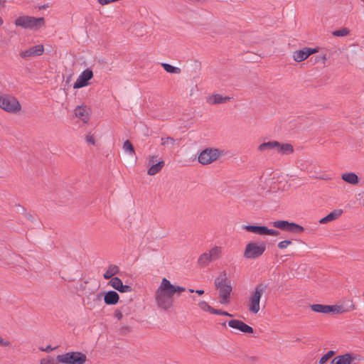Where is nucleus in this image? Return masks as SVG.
<instances>
[{"mask_svg":"<svg viewBox=\"0 0 364 364\" xmlns=\"http://www.w3.org/2000/svg\"><path fill=\"white\" fill-rule=\"evenodd\" d=\"M290 245H291V241L289 240H285L279 242L277 246L279 249L284 250L287 248Z\"/></svg>","mask_w":364,"mask_h":364,"instance_id":"35","label":"nucleus"},{"mask_svg":"<svg viewBox=\"0 0 364 364\" xmlns=\"http://www.w3.org/2000/svg\"><path fill=\"white\" fill-rule=\"evenodd\" d=\"M44 51V46L43 44H37L26 50H21L19 53V56L23 59L36 58L43 55Z\"/></svg>","mask_w":364,"mask_h":364,"instance_id":"15","label":"nucleus"},{"mask_svg":"<svg viewBox=\"0 0 364 364\" xmlns=\"http://www.w3.org/2000/svg\"><path fill=\"white\" fill-rule=\"evenodd\" d=\"M318 48L305 47L300 50H296L292 53V58L295 62L301 63L307 59L311 55L318 52Z\"/></svg>","mask_w":364,"mask_h":364,"instance_id":"14","label":"nucleus"},{"mask_svg":"<svg viewBox=\"0 0 364 364\" xmlns=\"http://www.w3.org/2000/svg\"><path fill=\"white\" fill-rule=\"evenodd\" d=\"M230 100V97L228 96H223L220 94H213L207 97L206 101L209 105H213L227 103Z\"/></svg>","mask_w":364,"mask_h":364,"instance_id":"22","label":"nucleus"},{"mask_svg":"<svg viewBox=\"0 0 364 364\" xmlns=\"http://www.w3.org/2000/svg\"><path fill=\"white\" fill-rule=\"evenodd\" d=\"M11 345V342L6 339H4L0 336V346L8 347Z\"/></svg>","mask_w":364,"mask_h":364,"instance_id":"37","label":"nucleus"},{"mask_svg":"<svg viewBox=\"0 0 364 364\" xmlns=\"http://www.w3.org/2000/svg\"><path fill=\"white\" fill-rule=\"evenodd\" d=\"M165 165V161L158 154H151L146 157L145 166L147 174L154 176L159 173Z\"/></svg>","mask_w":364,"mask_h":364,"instance_id":"8","label":"nucleus"},{"mask_svg":"<svg viewBox=\"0 0 364 364\" xmlns=\"http://www.w3.org/2000/svg\"><path fill=\"white\" fill-rule=\"evenodd\" d=\"M56 360L63 364H85L87 359L84 353L73 351L57 355Z\"/></svg>","mask_w":364,"mask_h":364,"instance_id":"7","label":"nucleus"},{"mask_svg":"<svg viewBox=\"0 0 364 364\" xmlns=\"http://www.w3.org/2000/svg\"><path fill=\"white\" fill-rule=\"evenodd\" d=\"M242 229L247 232H252L258 235L277 236L279 235V232L277 230L269 229L266 226L247 225H244Z\"/></svg>","mask_w":364,"mask_h":364,"instance_id":"11","label":"nucleus"},{"mask_svg":"<svg viewBox=\"0 0 364 364\" xmlns=\"http://www.w3.org/2000/svg\"><path fill=\"white\" fill-rule=\"evenodd\" d=\"M232 286L229 284H222L219 288V302L221 304H228L230 303V294L232 292Z\"/></svg>","mask_w":364,"mask_h":364,"instance_id":"17","label":"nucleus"},{"mask_svg":"<svg viewBox=\"0 0 364 364\" xmlns=\"http://www.w3.org/2000/svg\"><path fill=\"white\" fill-rule=\"evenodd\" d=\"M123 149L126 152H129L132 155L134 154V146L129 140L124 142Z\"/></svg>","mask_w":364,"mask_h":364,"instance_id":"33","label":"nucleus"},{"mask_svg":"<svg viewBox=\"0 0 364 364\" xmlns=\"http://www.w3.org/2000/svg\"><path fill=\"white\" fill-rule=\"evenodd\" d=\"M350 33V31L347 28H343L340 30L335 31L332 33L334 36L341 37L348 36Z\"/></svg>","mask_w":364,"mask_h":364,"instance_id":"32","label":"nucleus"},{"mask_svg":"<svg viewBox=\"0 0 364 364\" xmlns=\"http://www.w3.org/2000/svg\"><path fill=\"white\" fill-rule=\"evenodd\" d=\"M322 59H323V62H324V61L326 60V56H323V57L322 58Z\"/></svg>","mask_w":364,"mask_h":364,"instance_id":"46","label":"nucleus"},{"mask_svg":"<svg viewBox=\"0 0 364 364\" xmlns=\"http://www.w3.org/2000/svg\"><path fill=\"white\" fill-rule=\"evenodd\" d=\"M223 311L222 310H217L213 308V311H211L210 314H218V315H222Z\"/></svg>","mask_w":364,"mask_h":364,"instance_id":"40","label":"nucleus"},{"mask_svg":"<svg viewBox=\"0 0 364 364\" xmlns=\"http://www.w3.org/2000/svg\"><path fill=\"white\" fill-rule=\"evenodd\" d=\"M109 285H110L114 289L122 293L131 292L132 290L130 286L123 284L122 280L119 277H112L110 279L109 282Z\"/></svg>","mask_w":364,"mask_h":364,"instance_id":"19","label":"nucleus"},{"mask_svg":"<svg viewBox=\"0 0 364 364\" xmlns=\"http://www.w3.org/2000/svg\"><path fill=\"white\" fill-rule=\"evenodd\" d=\"M14 24L23 29L38 31L46 26V20L43 17L20 15L16 18Z\"/></svg>","mask_w":364,"mask_h":364,"instance_id":"2","label":"nucleus"},{"mask_svg":"<svg viewBox=\"0 0 364 364\" xmlns=\"http://www.w3.org/2000/svg\"><path fill=\"white\" fill-rule=\"evenodd\" d=\"M115 316L116 318H117L119 320L121 319L122 318V312L120 311H116L115 312Z\"/></svg>","mask_w":364,"mask_h":364,"instance_id":"41","label":"nucleus"},{"mask_svg":"<svg viewBox=\"0 0 364 364\" xmlns=\"http://www.w3.org/2000/svg\"><path fill=\"white\" fill-rule=\"evenodd\" d=\"M119 299V294L114 291H107L104 298L105 303L107 305H114Z\"/></svg>","mask_w":364,"mask_h":364,"instance_id":"25","label":"nucleus"},{"mask_svg":"<svg viewBox=\"0 0 364 364\" xmlns=\"http://www.w3.org/2000/svg\"><path fill=\"white\" fill-rule=\"evenodd\" d=\"M0 109L9 114H18L22 106L19 100L14 95L0 92Z\"/></svg>","mask_w":364,"mask_h":364,"instance_id":"3","label":"nucleus"},{"mask_svg":"<svg viewBox=\"0 0 364 364\" xmlns=\"http://www.w3.org/2000/svg\"><path fill=\"white\" fill-rule=\"evenodd\" d=\"M341 178L345 182L356 186L359 183V178L358 175L353 172H346L341 175Z\"/></svg>","mask_w":364,"mask_h":364,"instance_id":"24","label":"nucleus"},{"mask_svg":"<svg viewBox=\"0 0 364 364\" xmlns=\"http://www.w3.org/2000/svg\"><path fill=\"white\" fill-rule=\"evenodd\" d=\"M175 140L171 137H162L161 139V144L162 146H173L174 145Z\"/></svg>","mask_w":364,"mask_h":364,"instance_id":"34","label":"nucleus"},{"mask_svg":"<svg viewBox=\"0 0 364 364\" xmlns=\"http://www.w3.org/2000/svg\"><path fill=\"white\" fill-rule=\"evenodd\" d=\"M188 291L191 292V293H193V292H196V294H198V295H202L204 294V291L202 290V289H198V290H194L193 289H188Z\"/></svg>","mask_w":364,"mask_h":364,"instance_id":"39","label":"nucleus"},{"mask_svg":"<svg viewBox=\"0 0 364 364\" xmlns=\"http://www.w3.org/2000/svg\"><path fill=\"white\" fill-rule=\"evenodd\" d=\"M357 358L356 354L347 353L334 357L330 364H352Z\"/></svg>","mask_w":364,"mask_h":364,"instance_id":"16","label":"nucleus"},{"mask_svg":"<svg viewBox=\"0 0 364 364\" xmlns=\"http://www.w3.org/2000/svg\"><path fill=\"white\" fill-rule=\"evenodd\" d=\"M39 364H59V363L54 358L47 355L40 360Z\"/></svg>","mask_w":364,"mask_h":364,"instance_id":"31","label":"nucleus"},{"mask_svg":"<svg viewBox=\"0 0 364 364\" xmlns=\"http://www.w3.org/2000/svg\"><path fill=\"white\" fill-rule=\"evenodd\" d=\"M228 326L230 328L237 329L245 333H253V328L243 321L237 319H232L228 321Z\"/></svg>","mask_w":364,"mask_h":364,"instance_id":"18","label":"nucleus"},{"mask_svg":"<svg viewBox=\"0 0 364 364\" xmlns=\"http://www.w3.org/2000/svg\"><path fill=\"white\" fill-rule=\"evenodd\" d=\"M161 66L168 73L179 74L181 72V68L174 67L168 63H162Z\"/></svg>","mask_w":364,"mask_h":364,"instance_id":"29","label":"nucleus"},{"mask_svg":"<svg viewBox=\"0 0 364 364\" xmlns=\"http://www.w3.org/2000/svg\"><path fill=\"white\" fill-rule=\"evenodd\" d=\"M335 351L328 350L326 353L321 357L318 360L319 364H326V362L335 355Z\"/></svg>","mask_w":364,"mask_h":364,"instance_id":"30","label":"nucleus"},{"mask_svg":"<svg viewBox=\"0 0 364 364\" xmlns=\"http://www.w3.org/2000/svg\"><path fill=\"white\" fill-rule=\"evenodd\" d=\"M185 291V287L174 285L168 279L164 277L154 291L156 305L159 309L167 311L173 306L174 296H180Z\"/></svg>","mask_w":364,"mask_h":364,"instance_id":"1","label":"nucleus"},{"mask_svg":"<svg viewBox=\"0 0 364 364\" xmlns=\"http://www.w3.org/2000/svg\"><path fill=\"white\" fill-rule=\"evenodd\" d=\"M94 74L91 69L84 70L77 77L73 84L74 89H80L90 85V80L93 78Z\"/></svg>","mask_w":364,"mask_h":364,"instance_id":"12","label":"nucleus"},{"mask_svg":"<svg viewBox=\"0 0 364 364\" xmlns=\"http://www.w3.org/2000/svg\"><path fill=\"white\" fill-rule=\"evenodd\" d=\"M55 348H53L51 347V346H47L46 348H43V347H40L39 348V350L41 351H43V352H46V353H50L51 351H53V350H55Z\"/></svg>","mask_w":364,"mask_h":364,"instance_id":"38","label":"nucleus"},{"mask_svg":"<svg viewBox=\"0 0 364 364\" xmlns=\"http://www.w3.org/2000/svg\"><path fill=\"white\" fill-rule=\"evenodd\" d=\"M222 316H228V317H232V314H229L227 311H223Z\"/></svg>","mask_w":364,"mask_h":364,"instance_id":"42","label":"nucleus"},{"mask_svg":"<svg viewBox=\"0 0 364 364\" xmlns=\"http://www.w3.org/2000/svg\"><path fill=\"white\" fill-rule=\"evenodd\" d=\"M4 23V19L2 18V17L0 16V26H1Z\"/></svg>","mask_w":364,"mask_h":364,"instance_id":"44","label":"nucleus"},{"mask_svg":"<svg viewBox=\"0 0 364 364\" xmlns=\"http://www.w3.org/2000/svg\"><path fill=\"white\" fill-rule=\"evenodd\" d=\"M311 309L316 313L323 314H341L347 311L342 306L339 305H324L320 304H312L310 306Z\"/></svg>","mask_w":364,"mask_h":364,"instance_id":"10","label":"nucleus"},{"mask_svg":"<svg viewBox=\"0 0 364 364\" xmlns=\"http://www.w3.org/2000/svg\"><path fill=\"white\" fill-rule=\"evenodd\" d=\"M265 290L266 286L259 284H257L250 293L248 299L247 308L251 314H256L260 311V301Z\"/></svg>","mask_w":364,"mask_h":364,"instance_id":"4","label":"nucleus"},{"mask_svg":"<svg viewBox=\"0 0 364 364\" xmlns=\"http://www.w3.org/2000/svg\"><path fill=\"white\" fill-rule=\"evenodd\" d=\"M75 114L82 122H86L89 119L90 109L86 105L77 106L75 109Z\"/></svg>","mask_w":364,"mask_h":364,"instance_id":"21","label":"nucleus"},{"mask_svg":"<svg viewBox=\"0 0 364 364\" xmlns=\"http://www.w3.org/2000/svg\"><path fill=\"white\" fill-rule=\"evenodd\" d=\"M225 155L224 151L216 148H207L203 150L198 156V161L203 165L210 164Z\"/></svg>","mask_w":364,"mask_h":364,"instance_id":"6","label":"nucleus"},{"mask_svg":"<svg viewBox=\"0 0 364 364\" xmlns=\"http://www.w3.org/2000/svg\"><path fill=\"white\" fill-rule=\"evenodd\" d=\"M192 300L194 301H197V306L198 308L205 311L211 313L213 311V307H211L208 302L203 300H198L195 296L191 297Z\"/></svg>","mask_w":364,"mask_h":364,"instance_id":"27","label":"nucleus"},{"mask_svg":"<svg viewBox=\"0 0 364 364\" xmlns=\"http://www.w3.org/2000/svg\"><path fill=\"white\" fill-rule=\"evenodd\" d=\"M277 141H269L264 142L258 146L257 150L260 152H265L269 150L275 149Z\"/></svg>","mask_w":364,"mask_h":364,"instance_id":"28","label":"nucleus"},{"mask_svg":"<svg viewBox=\"0 0 364 364\" xmlns=\"http://www.w3.org/2000/svg\"><path fill=\"white\" fill-rule=\"evenodd\" d=\"M85 141L87 144L91 145L95 144V136L93 134H89L85 136Z\"/></svg>","mask_w":364,"mask_h":364,"instance_id":"36","label":"nucleus"},{"mask_svg":"<svg viewBox=\"0 0 364 364\" xmlns=\"http://www.w3.org/2000/svg\"><path fill=\"white\" fill-rule=\"evenodd\" d=\"M119 272V268L118 266L111 264L108 267V268L104 273L103 277L106 279H112L114 275L117 274Z\"/></svg>","mask_w":364,"mask_h":364,"instance_id":"26","label":"nucleus"},{"mask_svg":"<svg viewBox=\"0 0 364 364\" xmlns=\"http://www.w3.org/2000/svg\"><path fill=\"white\" fill-rule=\"evenodd\" d=\"M275 150L280 155H289L294 153V149L290 143H281L277 141Z\"/></svg>","mask_w":364,"mask_h":364,"instance_id":"20","label":"nucleus"},{"mask_svg":"<svg viewBox=\"0 0 364 364\" xmlns=\"http://www.w3.org/2000/svg\"><path fill=\"white\" fill-rule=\"evenodd\" d=\"M6 3V0H0V7H4Z\"/></svg>","mask_w":364,"mask_h":364,"instance_id":"43","label":"nucleus"},{"mask_svg":"<svg viewBox=\"0 0 364 364\" xmlns=\"http://www.w3.org/2000/svg\"><path fill=\"white\" fill-rule=\"evenodd\" d=\"M266 250L264 242L250 241L245 248L243 256L247 259H254L261 257Z\"/></svg>","mask_w":364,"mask_h":364,"instance_id":"5","label":"nucleus"},{"mask_svg":"<svg viewBox=\"0 0 364 364\" xmlns=\"http://www.w3.org/2000/svg\"><path fill=\"white\" fill-rule=\"evenodd\" d=\"M95 299L100 301V296L96 295L95 296Z\"/></svg>","mask_w":364,"mask_h":364,"instance_id":"45","label":"nucleus"},{"mask_svg":"<svg viewBox=\"0 0 364 364\" xmlns=\"http://www.w3.org/2000/svg\"><path fill=\"white\" fill-rule=\"evenodd\" d=\"M272 225L282 230L291 232H302L304 228L294 223H289L287 220H277L272 223Z\"/></svg>","mask_w":364,"mask_h":364,"instance_id":"13","label":"nucleus"},{"mask_svg":"<svg viewBox=\"0 0 364 364\" xmlns=\"http://www.w3.org/2000/svg\"><path fill=\"white\" fill-rule=\"evenodd\" d=\"M343 214V210L341 209H335L329 214H328L326 217L321 218L319 220L321 224H326L330 222H332L338 218H339Z\"/></svg>","mask_w":364,"mask_h":364,"instance_id":"23","label":"nucleus"},{"mask_svg":"<svg viewBox=\"0 0 364 364\" xmlns=\"http://www.w3.org/2000/svg\"><path fill=\"white\" fill-rule=\"evenodd\" d=\"M222 257V247L214 246L208 252L203 253L198 258V264L201 266H206L210 262L219 259Z\"/></svg>","mask_w":364,"mask_h":364,"instance_id":"9","label":"nucleus"},{"mask_svg":"<svg viewBox=\"0 0 364 364\" xmlns=\"http://www.w3.org/2000/svg\"><path fill=\"white\" fill-rule=\"evenodd\" d=\"M361 1L364 2V0H361Z\"/></svg>","mask_w":364,"mask_h":364,"instance_id":"47","label":"nucleus"}]
</instances>
